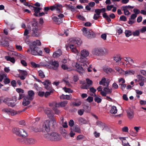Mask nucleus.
Here are the masks:
<instances>
[{
	"label": "nucleus",
	"instance_id": "1",
	"mask_svg": "<svg viewBox=\"0 0 146 146\" xmlns=\"http://www.w3.org/2000/svg\"><path fill=\"white\" fill-rule=\"evenodd\" d=\"M52 124V126L56 125V121L54 118H52L50 121L46 120L40 125L41 131L44 133H48L50 130V126Z\"/></svg>",
	"mask_w": 146,
	"mask_h": 146
},
{
	"label": "nucleus",
	"instance_id": "2",
	"mask_svg": "<svg viewBox=\"0 0 146 146\" xmlns=\"http://www.w3.org/2000/svg\"><path fill=\"white\" fill-rule=\"evenodd\" d=\"M81 42V41L78 40L73 39L70 40L69 43L70 48L72 52L76 54L77 55L79 54V52L76 47L80 44Z\"/></svg>",
	"mask_w": 146,
	"mask_h": 146
},
{
	"label": "nucleus",
	"instance_id": "3",
	"mask_svg": "<svg viewBox=\"0 0 146 146\" xmlns=\"http://www.w3.org/2000/svg\"><path fill=\"white\" fill-rule=\"evenodd\" d=\"M44 137L47 139L54 141H59L62 139L60 135L55 132H52L50 134H46Z\"/></svg>",
	"mask_w": 146,
	"mask_h": 146
},
{
	"label": "nucleus",
	"instance_id": "4",
	"mask_svg": "<svg viewBox=\"0 0 146 146\" xmlns=\"http://www.w3.org/2000/svg\"><path fill=\"white\" fill-rule=\"evenodd\" d=\"M109 82L108 80H106V78H103L100 82L99 84L100 85H103L105 86L104 88V90L107 94H110L111 93L112 90L111 88H108Z\"/></svg>",
	"mask_w": 146,
	"mask_h": 146
},
{
	"label": "nucleus",
	"instance_id": "5",
	"mask_svg": "<svg viewBox=\"0 0 146 146\" xmlns=\"http://www.w3.org/2000/svg\"><path fill=\"white\" fill-rule=\"evenodd\" d=\"M108 52V51L107 50L100 47L95 48L92 51V53L94 55L98 56L105 55Z\"/></svg>",
	"mask_w": 146,
	"mask_h": 146
},
{
	"label": "nucleus",
	"instance_id": "6",
	"mask_svg": "<svg viewBox=\"0 0 146 146\" xmlns=\"http://www.w3.org/2000/svg\"><path fill=\"white\" fill-rule=\"evenodd\" d=\"M13 132L16 135L23 137H26L28 136L27 132L23 129L15 128L13 129Z\"/></svg>",
	"mask_w": 146,
	"mask_h": 146
},
{
	"label": "nucleus",
	"instance_id": "7",
	"mask_svg": "<svg viewBox=\"0 0 146 146\" xmlns=\"http://www.w3.org/2000/svg\"><path fill=\"white\" fill-rule=\"evenodd\" d=\"M32 32L31 34L32 36L38 37L41 35L40 28L36 23H33L32 25Z\"/></svg>",
	"mask_w": 146,
	"mask_h": 146
},
{
	"label": "nucleus",
	"instance_id": "8",
	"mask_svg": "<svg viewBox=\"0 0 146 146\" xmlns=\"http://www.w3.org/2000/svg\"><path fill=\"white\" fill-rule=\"evenodd\" d=\"M68 102L67 101H64L63 102L57 103L55 102H50L49 103V105L50 107H53L54 106L56 108L60 107H64L67 104Z\"/></svg>",
	"mask_w": 146,
	"mask_h": 146
},
{
	"label": "nucleus",
	"instance_id": "9",
	"mask_svg": "<svg viewBox=\"0 0 146 146\" xmlns=\"http://www.w3.org/2000/svg\"><path fill=\"white\" fill-rule=\"evenodd\" d=\"M31 53L34 55H39L41 56L42 52L40 50L39 48L36 46H31Z\"/></svg>",
	"mask_w": 146,
	"mask_h": 146
},
{
	"label": "nucleus",
	"instance_id": "10",
	"mask_svg": "<svg viewBox=\"0 0 146 146\" xmlns=\"http://www.w3.org/2000/svg\"><path fill=\"white\" fill-rule=\"evenodd\" d=\"M18 140L19 142L25 143L27 144H34L36 142L34 139L31 138L19 139Z\"/></svg>",
	"mask_w": 146,
	"mask_h": 146
},
{
	"label": "nucleus",
	"instance_id": "11",
	"mask_svg": "<svg viewBox=\"0 0 146 146\" xmlns=\"http://www.w3.org/2000/svg\"><path fill=\"white\" fill-rule=\"evenodd\" d=\"M47 63L49 64V68L55 70L58 69L59 66V63L57 61H53L50 60L47 62Z\"/></svg>",
	"mask_w": 146,
	"mask_h": 146
},
{
	"label": "nucleus",
	"instance_id": "12",
	"mask_svg": "<svg viewBox=\"0 0 146 146\" xmlns=\"http://www.w3.org/2000/svg\"><path fill=\"white\" fill-rule=\"evenodd\" d=\"M3 102L5 103L8 106L11 107H14L16 105L15 102L13 101L11 98H7L3 100Z\"/></svg>",
	"mask_w": 146,
	"mask_h": 146
},
{
	"label": "nucleus",
	"instance_id": "13",
	"mask_svg": "<svg viewBox=\"0 0 146 146\" xmlns=\"http://www.w3.org/2000/svg\"><path fill=\"white\" fill-rule=\"evenodd\" d=\"M115 69L119 74L124 75L126 76H127V75L128 74V72L127 71H125L123 70L121 68L118 67H115Z\"/></svg>",
	"mask_w": 146,
	"mask_h": 146
},
{
	"label": "nucleus",
	"instance_id": "14",
	"mask_svg": "<svg viewBox=\"0 0 146 146\" xmlns=\"http://www.w3.org/2000/svg\"><path fill=\"white\" fill-rule=\"evenodd\" d=\"M28 96L27 97L30 100H32L34 98L35 93L34 91L32 90H30L28 92Z\"/></svg>",
	"mask_w": 146,
	"mask_h": 146
},
{
	"label": "nucleus",
	"instance_id": "15",
	"mask_svg": "<svg viewBox=\"0 0 146 146\" xmlns=\"http://www.w3.org/2000/svg\"><path fill=\"white\" fill-rule=\"evenodd\" d=\"M137 17V15L136 14H133L131 16L130 18L129 19V21H128V24L132 25L135 22V18Z\"/></svg>",
	"mask_w": 146,
	"mask_h": 146
},
{
	"label": "nucleus",
	"instance_id": "16",
	"mask_svg": "<svg viewBox=\"0 0 146 146\" xmlns=\"http://www.w3.org/2000/svg\"><path fill=\"white\" fill-rule=\"evenodd\" d=\"M62 52L60 49H58L53 53V56L54 58H57L60 56L62 54Z\"/></svg>",
	"mask_w": 146,
	"mask_h": 146
},
{
	"label": "nucleus",
	"instance_id": "17",
	"mask_svg": "<svg viewBox=\"0 0 146 146\" xmlns=\"http://www.w3.org/2000/svg\"><path fill=\"white\" fill-rule=\"evenodd\" d=\"M31 100L28 98L27 97H25L23 99L22 102L23 105L25 106H27L30 104Z\"/></svg>",
	"mask_w": 146,
	"mask_h": 146
},
{
	"label": "nucleus",
	"instance_id": "18",
	"mask_svg": "<svg viewBox=\"0 0 146 146\" xmlns=\"http://www.w3.org/2000/svg\"><path fill=\"white\" fill-rule=\"evenodd\" d=\"M80 54L82 57L86 58L89 55V53L88 50H83L81 51Z\"/></svg>",
	"mask_w": 146,
	"mask_h": 146
},
{
	"label": "nucleus",
	"instance_id": "19",
	"mask_svg": "<svg viewBox=\"0 0 146 146\" xmlns=\"http://www.w3.org/2000/svg\"><path fill=\"white\" fill-rule=\"evenodd\" d=\"M90 30V29L85 27L83 28L82 29L83 35L86 37H87V35L89 33Z\"/></svg>",
	"mask_w": 146,
	"mask_h": 146
},
{
	"label": "nucleus",
	"instance_id": "20",
	"mask_svg": "<svg viewBox=\"0 0 146 146\" xmlns=\"http://www.w3.org/2000/svg\"><path fill=\"white\" fill-rule=\"evenodd\" d=\"M96 34L92 30H90L89 34L87 35V38H92L95 37Z\"/></svg>",
	"mask_w": 146,
	"mask_h": 146
},
{
	"label": "nucleus",
	"instance_id": "21",
	"mask_svg": "<svg viewBox=\"0 0 146 146\" xmlns=\"http://www.w3.org/2000/svg\"><path fill=\"white\" fill-rule=\"evenodd\" d=\"M96 124L97 125L100 127L102 130H103L105 127V124L100 121H97Z\"/></svg>",
	"mask_w": 146,
	"mask_h": 146
},
{
	"label": "nucleus",
	"instance_id": "22",
	"mask_svg": "<svg viewBox=\"0 0 146 146\" xmlns=\"http://www.w3.org/2000/svg\"><path fill=\"white\" fill-rule=\"evenodd\" d=\"M42 83L44 86V88L46 89H48V86L50 84V82L49 80H46Z\"/></svg>",
	"mask_w": 146,
	"mask_h": 146
},
{
	"label": "nucleus",
	"instance_id": "23",
	"mask_svg": "<svg viewBox=\"0 0 146 146\" xmlns=\"http://www.w3.org/2000/svg\"><path fill=\"white\" fill-rule=\"evenodd\" d=\"M52 19L53 21L56 22L58 24H60L62 22V21L61 19L58 18L56 16H53L52 17Z\"/></svg>",
	"mask_w": 146,
	"mask_h": 146
},
{
	"label": "nucleus",
	"instance_id": "24",
	"mask_svg": "<svg viewBox=\"0 0 146 146\" xmlns=\"http://www.w3.org/2000/svg\"><path fill=\"white\" fill-rule=\"evenodd\" d=\"M5 58L7 61H10L13 63H14L15 61L13 57H11L9 56H6L5 57Z\"/></svg>",
	"mask_w": 146,
	"mask_h": 146
},
{
	"label": "nucleus",
	"instance_id": "25",
	"mask_svg": "<svg viewBox=\"0 0 146 146\" xmlns=\"http://www.w3.org/2000/svg\"><path fill=\"white\" fill-rule=\"evenodd\" d=\"M117 112L116 107L115 106H112L110 110V112L111 114H115Z\"/></svg>",
	"mask_w": 146,
	"mask_h": 146
},
{
	"label": "nucleus",
	"instance_id": "26",
	"mask_svg": "<svg viewBox=\"0 0 146 146\" xmlns=\"http://www.w3.org/2000/svg\"><path fill=\"white\" fill-rule=\"evenodd\" d=\"M45 113L47 114L49 117H50L52 115V111L51 110L48 108H47L44 110Z\"/></svg>",
	"mask_w": 146,
	"mask_h": 146
},
{
	"label": "nucleus",
	"instance_id": "27",
	"mask_svg": "<svg viewBox=\"0 0 146 146\" xmlns=\"http://www.w3.org/2000/svg\"><path fill=\"white\" fill-rule=\"evenodd\" d=\"M134 116V111L133 110H131L128 112V119L131 120L133 117Z\"/></svg>",
	"mask_w": 146,
	"mask_h": 146
},
{
	"label": "nucleus",
	"instance_id": "28",
	"mask_svg": "<svg viewBox=\"0 0 146 146\" xmlns=\"http://www.w3.org/2000/svg\"><path fill=\"white\" fill-rule=\"evenodd\" d=\"M73 130L74 131L79 133H80L81 132L80 128L77 125H75L74 127H73Z\"/></svg>",
	"mask_w": 146,
	"mask_h": 146
},
{
	"label": "nucleus",
	"instance_id": "29",
	"mask_svg": "<svg viewBox=\"0 0 146 146\" xmlns=\"http://www.w3.org/2000/svg\"><path fill=\"white\" fill-rule=\"evenodd\" d=\"M104 71L107 73H110L112 71V69L108 67H104L103 68Z\"/></svg>",
	"mask_w": 146,
	"mask_h": 146
},
{
	"label": "nucleus",
	"instance_id": "30",
	"mask_svg": "<svg viewBox=\"0 0 146 146\" xmlns=\"http://www.w3.org/2000/svg\"><path fill=\"white\" fill-rule=\"evenodd\" d=\"M137 78L138 79V81L139 82H140L141 81H145L146 80V78L140 75H138L137 76Z\"/></svg>",
	"mask_w": 146,
	"mask_h": 146
},
{
	"label": "nucleus",
	"instance_id": "31",
	"mask_svg": "<svg viewBox=\"0 0 146 146\" xmlns=\"http://www.w3.org/2000/svg\"><path fill=\"white\" fill-rule=\"evenodd\" d=\"M7 77V74L4 72H2L0 74V82L2 81L3 80L6 78Z\"/></svg>",
	"mask_w": 146,
	"mask_h": 146
},
{
	"label": "nucleus",
	"instance_id": "32",
	"mask_svg": "<svg viewBox=\"0 0 146 146\" xmlns=\"http://www.w3.org/2000/svg\"><path fill=\"white\" fill-rule=\"evenodd\" d=\"M60 99L62 100H69L71 98V97H70V95H64L63 94H62L60 96Z\"/></svg>",
	"mask_w": 146,
	"mask_h": 146
},
{
	"label": "nucleus",
	"instance_id": "33",
	"mask_svg": "<svg viewBox=\"0 0 146 146\" xmlns=\"http://www.w3.org/2000/svg\"><path fill=\"white\" fill-rule=\"evenodd\" d=\"M122 9L124 11L125 15H128V6H123L121 7Z\"/></svg>",
	"mask_w": 146,
	"mask_h": 146
},
{
	"label": "nucleus",
	"instance_id": "34",
	"mask_svg": "<svg viewBox=\"0 0 146 146\" xmlns=\"http://www.w3.org/2000/svg\"><path fill=\"white\" fill-rule=\"evenodd\" d=\"M122 141L123 145L124 146H128V143L127 141L126 140L125 137H122L120 138Z\"/></svg>",
	"mask_w": 146,
	"mask_h": 146
},
{
	"label": "nucleus",
	"instance_id": "35",
	"mask_svg": "<svg viewBox=\"0 0 146 146\" xmlns=\"http://www.w3.org/2000/svg\"><path fill=\"white\" fill-rule=\"evenodd\" d=\"M134 62L133 59L130 58H128V67L132 66Z\"/></svg>",
	"mask_w": 146,
	"mask_h": 146
},
{
	"label": "nucleus",
	"instance_id": "36",
	"mask_svg": "<svg viewBox=\"0 0 146 146\" xmlns=\"http://www.w3.org/2000/svg\"><path fill=\"white\" fill-rule=\"evenodd\" d=\"M96 14H94L93 17V19L96 20L100 17V14L96 10L94 11Z\"/></svg>",
	"mask_w": 146,
	"mask_h": 146
},
{
	"label": "nucleus",
	"instance_id": "37",
	"mask_svg": "<svg viewBox=\"0 0 146 146\" xmlns=\"http://www.w3.org/2000/svg\"><path fill=\"white\" fill-rule=\"evenodd\" d=\"M95 10L100 14L101 13H104L106 11V9L105 8H104L102 9H97Z\"/></svg>",
	"mask_w": 146,
	"mask_h": 146
},
{
	"label": "nucleus",
	"instance_id": "38",
	"mask_svg": "<svg viewBox=\"0 0 146 146\" xmlns=\"http://www.w3.org/2000/svg\"><path fill=\"white\" fill-rule=\"evenodd\" d=\"M78 60L81 62L84 63L86 60L85 57H82L81 56H80L78 59Z\"/></svg>",
	"mask_w": 146,
	"mask_h": 146
},
{
	"label": "nucleus",
	"instance_id": "39",
	"mask_svg": "<svg viewBox=\"0 0 146 146\" xmlns=\"http://www.w3.org/2000/svg\"><path fill=\"white\" fill-rule=\"evenodd\" d=\"M60 6H61V5H59V4H56L50 6V10H51V11H53L57 7Z\"/></svg>",
	"mask_w": 146,
	"mask_h": 146
},
{
	"label": "nucleus",
	"instance_id": "40",
	"mask_svg": "<svg viewBox=\"0 0 146 146\" xmlns=\"http://www.w3.org/2000/svg\"><path fill=\"white\" fill-rule=\"evenodd\" d=\"M41 45V42L39 40H36L33 42L31 46H36V45L40 46Z\"/></svg>",
	"mask_w": 146,
	"mask_h": 146
},
{
	"label": "nucleus",
	"instance_id": "41",
	"mask_svg": "<svg viewBox=\"0 0 146 146\" xmlns=\"http://www.w3.org/2000/svg\"><path fill=\"white\" fill-rule=\"evenodd\" d=\"M19 72L21 75L27 76L28 74L27 72L26 71L23 70H20Z\"/></svg>",
	"mask_w": 146,
	"mask_h": 146
},
{
	"label": "nucleus",
	"instance_id": "42",
	"mask_svg": "<svg viewBox=\"0 0 146 146\" xmlns=\"http://www.w3.org/2000/svg\"><path fill=\"white\" fill-rule=\"evenodd\" d=\"M38 75L41 78H44L45 77V75L44 72L41 70H40L38 71Z\"/></svg>",
	"mask_w": 146,
	"mask_h": 146
},
{
	"label": "nucleus",
	"instance_id": "43",
	"mask_svg": "<svg viewBox=\"0 0 146 146\" xmlns=\"http://www.w3.org/2000/svg\"><path fill=\"white\" fill-rule=\"evenodd\" d=\"M87 84L90 87L91 86L92 84V81L88 78H87L86 80Z\"/></svg>",
	"mask_w": 146,
	"mask_h": 146
},
{
	"label": "nucleus",
	"instance_id": "44",
	"mask_svg": "<svg viewBox=\"0 0 146 146\" xmlns=\"http://www.w3.org/2000/svg\"><path fill=\"white\" fill-rule=\"evenodd\" d=\"M113 59L116 62H118L121 60V58L119 56H116L113 57Z\"/></svg>",
	"mask_w": 146,
	"mask_h": 146
},
{
	"label": "nucleus",
	"instance_id": "45",
	"mask_svg": "<svg viewBox=\"0 0 146 146\" xmlns=\"http://www.w3.org/2000/svg\"><path fill=\"white\" fill-rule=\"evenodd\" d=\"M52 108L53 110H54L55 114L57 115H59L60 113V111L57 108H56L55 106L53 107H51Z\"/></svg>",
	"mask_w": 146,
	"mask_h": 146
},
{
	"label": "nucleus",
	"instance_id": "46",
	"mask_svg": "<svg viewBox=\"0 0 146 146\" xmlns=\"http://www.w3.org/2000/svg\"><path fill=\"white\" fill-rule=\"evenodd\" d=\"M90 90L91 92H92L93 94L92 95L93 96H96V95L95 92L96 91V90L94 89L93 87H92L90 88Z\"/></svg>",
	"mask_w": 146,
	"mask_h": 146
},
{
	"label": "nucleus",
	"instance_id": "47",
	"mask_svg": "<svg viewBox=\"0 0 146 146\" xmlns=\"http://www.w3.org/2000/svg\"><path fill=\"white\" fill-rule=\"evenodd\" d=\"M63 89L66 92L68 93H72L73 91L70 88H67L66 87L63 88Z\"/></svg>",
	"mask_w": 146,
	"mask_h": 146
},
{
	"label": "nucleus",
	"instance_id": "48",
	"mask_svg": "<svg viewBox=\"0 0 146 146\" xmlns=\"http://www.w3.org/2000/svg\"><path fill=\"white\" fill-rule=\"evenodd\" d=\"M66 7L67 9L71 10V11L75 9L74 7L70 5H66Z\"/></svg>",
	"mask_w": 146,
	"mask_h": 146
},
{
	"label": "nucleus",
	"instance_id": "49",
	"mask_svg": "<svg viewBox=\"0 0 146 146\" xmlns=\"http://www.w3.org/2000/svg\"><path fill=\"white\" fill-rule=\"evenodd\" d=\"M1 44L4 46H9V43L6 40H4L1 42Z\"/></svg>",
	"mask_w": 146,
	"mask_h": 146
},
{
	"label": "nucleus",
	"instance_id": "50",
	"mask_svg": "<svg viewBox=\"0 0 146 146\" xmlns=\"http://www.w3.org/2000/svg\"><path fill=\"white\" fill-rule=\"evenodd\" d=\"M11 109L8 108H4L2 110L3 112L9 114H10Z\"/></svg>",
	"mask_w": 146,
	"mask_h": 146
},
{
	"label": "nucleus",
	"instance_id": "51",
	"mask_svg": "<svg viewBox=\"0 0 146 146\" xmlns=\"http://www.w3.org/2000/svg\"><path fill=\"white\" fill-rule=\"evenodd\" d=\"M140 34L139 31V30H137L133 32V35L135 36H138Z\"/></svg>",
	"mask_w": 146,
	"mask_h": 146
},
{
	"label": "nucleus",
	"instance_id": "52",
	"mask_svg": "<svg viewBox=\"0 0 146 146\" xmlns=\"http://www.w3.org/2000/svg\"><path fill=\"white\" fill-rule=\"evenodd\" d=\"M31 64L32 66L34 68L39 67L40 66L39 64L33 62H31Z\"/></svg>",
	"mask_w": 146,
	"mask_h": 146
},
{
	"label": "nucleus",
	"instance_id": "53",
	"mask_svg": "<svg viewBox=\"0 0 146 146\" xmlns=\"http://www.w3.org/2000/svg\"><path fill=\"white\" fill-rule=\"evenodd\" d=\"M80 87L81 88L83 89H88L90 87L86 84L81 85Z\"/></svg>",
	"mask_w": 146,
	"mask_h": 146
},
{
	"label": "nucleus",
	"instance_id": "54",
	"mask_svg": "<svg viewBox=\"0 0 146 146\" xmlns=\"http://www.w3.org/2000/svg\"><path fill=\"white\" fill-rule=\"evenodd\" d=\"M18 113L17 111H16L13 110L11 109L10 112V114L12 115H15Z\"/></svg>",
	"mask_w": 146,
	"mask_h": 146
},
{
	"label": "nucleus",
	"instance_id": "55",
	"mask_svg": "<svg viewBox=\"0 0 146 146\" xmlns=\"http://www.w3.org/2000/svg\"><path fill=\"white\" fill-rule=\"evenodd\" d=\"M140 32L141 33H145L146 32V26L143 27L140 29Z\"/></svg>",
	"mask_w": 146,
	"mask_h": 146
},
{
	"label": "nucleus",
	"instance_id": "56",
	"mask_svg": "<svg viewBox=\"0 0 146 146\" xmlns=\"http://www.w3.org/2000/svg\"><path fill=\"white\" fill-rule=\"evenodd\" d=\"M41 128L40 127V125L39 128L38 127H34L33 129V131H35V132H38L39 131H41V130H40Z\"/></svg>",
	"mask_w": 146,
	"mask_h": 146
},
{
	"label": "nucleus",
	"instance_id": "57",
	"mask_svg": "<svg viewBox=\"0 0 146 146\" xmlns=\"http://www.w3.org/2000/svg\"><path fill=\"white\" fill-rule=\"evenodd\" d=\"M17 55L19 57L21 60L22 59L24 60L25 59V56L19 53H17Z\"/></svg>",
	"mask_w": 146,
	"mask_h": 146
},
{
	"label": "nucleus",
	"instance_id": "58",
	"mask_svg": "<svg viewBox=\"0 0 146 146\" xmlns=\"http://www.w3.org/2000/svg\"><path fill=\"white\" fill-rule=\"evenodd\" d=\"M119 19L121 21H127V19L125 16L124 15L121 16L119 18Z\"/></svg>",
	"mask_w": 146,
	"mask_h": 146
},
{
	"label": "nucleus",
	"instance_id": "59",
	"mask_svg": "<svg viewBox=\"0 0 146 146\" xmlns=\"http://www.w3.org/2000/svg\"><path fill=\"white\" fill-rule=\"evenodd\" d=\"M94 100L95 102H97L98 103H100L101 102L102 100L100 98L97 97H96L94 98Z\"/></svg>",
	"mask_w": 146,
	"mask_h": 146
},
{
	"label": "nucleus",
	"instance_id": "60",
	"mask_svg": "<svg viewBox=\"0 0 146 146\" xmlns=\"http://www.w3.org/2000/svg\"><path fill=\"white\" fill-rule=\"evenodd\" d=\"M28 31L27 29H26L25 30L24 35L25 36H26V38H28L29 37V36L28 35V34L29 33V31Z\"/></svg>",
	"mask_w": 146,
	"mask_h": 146
},
{
	"label": "nucleus",
	"instance_id": "61",
	"mask_svg": "<svg viewBox=\"0 0 146 146\" xmlns=\"http://www.w3.org/2000/svg\"><path fill=\"white\" fill-rule=\"evenodd\" d=\"M135 71L132 69H130L128 70V75H132L135 74Z\"/></svg>",
	"mask_w": 146,
	"mask_h": 146
},
{
	"label": "nucleus",
	"instance_id": "62",
	"mask_svg": "<svg viewBox=\"0 0 146 146\" xmlns=\"http://www.w3.org/2000/svg\"><path fill=\"white\" fill-rule=\"evenodd\" d=\"M41 9V8L39 7H35L34 10V12L36 13H38Z\"/></svg>",
	"mask_w": 146,
	"mask_h": 146
},
{
	"label": "nucleus",
	"instance_id": "63",
	"mask_svg": "<svg viewBox=\"0 0 146 146\" xmlns=\"http://www.w3.org/2000/svg\"><path fill=\"white\" fill-rule=\"evenodd\" d=\"M79 121L80 123L84 124L86 122L85 120L82 118H80L79 119Z\"/></svg>",
	"mask_w": 146,
	"mask_h": 146
},
{
	"label": "nucleus",
	"instance_id": "64",
	"mask_svg": "<svg viewBox=\"0 0 146 146\" xmlns=\"http://www.w3.org/2000/svg\"><path fill=\"white\" fill-rule=\"evenodd\" d=\"M10 82V80L7 77L5 79L4 81V83L5 84H7L9 83Z\"/></svg>",
	"mask_w": 146,
	"mask_h": 146
}]
</instances>
